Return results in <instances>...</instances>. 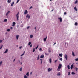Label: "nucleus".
<instances>
[{
  "label": "nucleus",
  "mask_w": 78,
  "mask_h": 78,
  "mask_svg": "<svg viewBox=\"0 0 78 78\" xmlns=\"http://www.w3.org/2000/svg\"><path fill=\"white\" fill-rule=\"evenodd\" d=\"M39 50L40 51H42V48H40L39 49Z\"/></svg>",
  "instance_id": "39"
},
{
  "label": "nucleus",
  "mask_w": 78,
  "mask_h": 78,
  "mask_svg": "<svg viewBox=\"0 0 78 78\" xmlns=\"http://www.w3.org/2000/svg\"><path fill=\"white\" fill-rule=\"evenodd\" d=\"M45 54L46 55H49L48 54H47V53H45Z\"/></svg>",
  "instance_id": "51"
},
{
  "label": "nucleus",
  "mask_w": 78,
  "mask_h": 78,
  "mask_svg": "<svg viewBox=\"0 0 78 78\" xmlns=\"http://www.w3.org/2000/svg\"><path fill=\"white\" fill-rule=\"evenodd\" d=\"M38 47H39V44H38L37 46L35 48L36 50L37 49V48H38Z\"/></svg>",
  "instance_id": "35"
},
{
  "label": "nucleus",
  "mask_w": 78,
  "mask_h": 78,
  "mask_svg": "<svg viewBox=\"0 0 78 78\" xmlns=\"http://www.w3.org/2000/svg\"><path fill=\"white\" fill-rule=\"evenodd\" d=\"M8 21V20L7 19H5L4 20V22H7Z\"/></svg>",
  "instance_id": "27"
},
{
  "label": "nucleus",
  "mask_w": 78,
  "mask_h": 78,
  "mask_svg": "<svg viewBox=\"0 0 78 78\" xmlns=\"http://www.w3.org/2000/svg\"><path fill=\"white\" fill-rule=\"evenodd\" d=\"M78 3V1L76 0V1L74 3L75 4H76V3Z\"/></svg>",
  "instance_id": "28"
},
{
  "label": "nucleus",
  "mask_w": 78,
  "mask_h": 78,
  "mask_svg": "<svg viewBox=\"0 0 78 78\" xmlns=\"http://www.w3.org/2000/svg\"><path fill=\"white\" fill-rule=\"evenodd\" d=\"M52 70V68L50 69V68H49L48 69V72H50V71Z\"/></svg>",
  "instance_id": "5"
},
{
  "label": "nucleus",
  "mask_w": 78,
  "mask_h": 78,
  "mask_svg": "<svg viewBox=\"0 0 78 78\" xmlns=\"http://www.w3.org/2000/svg\"><path fill=\"white\" fill-rule=\"evenodd\" d=\"M8 49H6L5 51V52H4V53H6L8 52Z\"/></svg>",
  "instance_id": "16"
},
{
  "label": "nucleus",
  "mask_w": 78,
  "mask_h": 78,
  "mask_svg": "<svg viewBox=\"0 0 78 78\" xmlns=\"http://www.w3.org/2000/svg\"><path fill=\"white\" fill-rule=\"evenodd\" d=\"M53 11V9L51 11V12Z\"/></svg>",
  "instance_id": "63"
},
{
  "label": "nucleus",
  "mask_w": 78,
  "mask_h": 78,
  "mask_svg": "<svg viewBox=\"0 0 78 78\" xmlns=\"http://www.w3.org/2000/svg\"><path fill=\"white\" fill-rule=\"evenodd\" d=\"M50 48H49L48 49V53H51V51L50 50Z\"/></svg>",
  "instance_id": "8"
},
{
  "label": "nucleus",
  "mask_w": 78,
  "mask_h": 78,
  "mask_svg": "<svg viewBox=\"0 0 78 78\" xmlns=\"http://www.w3.org/2000/svg\"><path fill=\"white\" fill-rule=\"evenodd\" d=\"M31 44V43L30 42H29L28 43V45H30Z\"/></svg>",
  "instance_id": "29"
},
{
  "label": "nucleus",
  "mask_w": 78,
  "mask_h": 78,
  "mask_svg": "<svg viewBox=\"0 0 78 78\" xmlns=\"http://www.w3.org/2000/svg\"><path fill=\"white\" fill-rule=\"evenodd\" d=\"M70 75V72H68V75Z\"/></svg>",
  "instance_id": "50"
},
{
  "label": "nucleus",
  "mask_w": 78,
  "mask_h": 78,
  "mask_svg": "<svg viewBox=\"0 0 78 78\" xmlns=\"http://www.w3.org/2000/svg\"><path fill=\"white\" fill-rule=\"evenodd\" d=\"M10 13V11H9L6 13V16H7Z\"/></svg>",
  "instance_id": "10"
},
{
  "label": "nucleus",
  "mask_w": 78,
  "mask_h": 78,
  "mask_svg": "<svg viewBox=\"0 0 78 78\" xmlns=\"http://www.w3.org/2000/svg\"><path fill=\"white\" fill-rule=\"evenodd\" d=\"M67 67H68V69H70V66H69V65H68L67 66Z\"/></svg>",
  "instance_id": "26"
},
{
  "label": "nucleus",
  "mask_w": 78,
  "mask_h": 78,
  "mask_svg": "<svg viewBox=\"0 0 78 78\" xmlns=\"http://www.w3.org/2000/svg\"><path fill=\"white\" fill-rule=\"evenodd\" d=\"M12 0H8L7 2H8L9 3H10L11 2Z\"/></svg>",
  "instance_id": "13"
},
{
  "label": "nucleus",
  "mask_w": 78,
  "mask_h": 78,
  "mask_svg": "<svg viewBox=\"0 0 78 78\" xmlns=\"http://www.w3.org/2000/svg\"><path fill=\"white\" fill-rule=\"evenodd\" d=\"M56 44V43H55L53 45H55V44Z\"/></svg>",
  "instance_id": "62"
},
{
  "label": "nucleus",
  "mask_w": 78,
  "mask_h": 78,
  "mask_svg": "<svg viewBox=\"0 0 78 78\" xmlns=\"http://www.w3.org/2000/svg\"><path fill=\"white\" fill-rule=\"evenodd\" d=\"M76 71H78V68H76Z\"/></svg>",
  "instance_id": "54"
},
{
  "label": "nucleus",
  "mask_w": 78,
  "mask_h": 78,
  "mask_svg": "<svg viewBox=\"0 0 78 78\" xmlns=\"http://www.w3.org/2000/svg\"><path fill=\"white\" fill-rule=\"evenodd\" d=\"M25 51H24V52H23V54H25Z\"/></svg>",
  "instance_id": "59"
},
{
  "label": "nucleus",
  "mask_w": 78,
  "mask_h": 78,
  "mask_svg": "<svg viewBox=\"0 0 78 78\" xmlns=\"http://www.w3.org/2000/svg\"><path fill=\"white\" fill-rule=\"evenodd\" d=\"M74 25L76 26H77V25H78V23L77 22L75 23Z\"/></svg>",
  "instance_id": "23"
},
{
  "label": "nucleus",
  "mask_w": 78,
  "mask_h": 78,
  "mask_svg": "<svg viewBox=\"0 0 78 78\" xmlns=\"http://www.w3.org/2000/svg\"><path fill=\"white\" fill-rule=\"evenodd\" d=\"M19 12H18L17 14L16 15V16L17 18V20H19Z\"/></svg>",
  "instance_id": "1"
},
{
  "label": "nucleus",
  "mask_w": 78,
  "mask_h": 78,
  "mask_svg": "<svg viewBox=\"0 0 78 78\" xmlns=\"http://www.w3.org/2000/svg\"><path fill=\"white\" fill-rule=\"evenodd\" d=\"M19 35H16V39L17 40H18V39H19Z\"/></svg>",
  "instance_id": "9"
},
{
  "label": "nucleus",
  "mask_w": 78,
  "mask_h": 78,
  "mask_svg": "<svg viewBox=\"0 0 78 78\" xmlns=\"http://www.w3.org/2000/svg\"><path fill=\"white\" fill-rule=\"evenodd\" d=\"M7 31H10V29H9L7 30Z\"/></svg>",
  "instance_id": "38"
},
{
  "label": "nucleus",
  "mask_w": 78,
  "mask_h": 78,
  "mask_svg": "<svg viewBox=\"0 0 78 78\" xmlns=\"http://www.w3.org/2000/svg\"><path fill=\"white\" fill-rule=\"evenodd\" d=\"M36 27H34V29H35V31H36Z\"/></svg>",
  "instance_id": "52"
},
{
  "label": "nucleus",
  "mask_w": 78,
  "mask_h": 78,
  "mask_svg": "<svg viewBox=\"0 0 78 78\" xmlns=\"http://www.w3.org/2000/svg\"><path fill=\"white\" fill-rule=\"evenodd\" d=\"M72 55L73 56H75V55L74 54V52H73V51H72Z\"/></svg>",
  "instance_id": "20"
},
{
  "label": "nucleus",
  "mask_w": 78,
  "mask_h": 78,
  "mask_svg": "<svg viewBox=\"0 0 78 78\" xmlns=\"http://www.w3.org/2000/svg\"><path fill=\"white\" fill-rule=\"evenodd\" d=\"M57 76H60L61 75V74L60 73H58L57 74Z\"/></svg>",
  "instance_id": "19"
},
{
  "label": "nucleus",
  "mask_w": 78,
  "mask_h": 78,
  "mask_svg": "<svg viewBox=\"0 0 78 78\" xmlns=\"http://www.w3.org/2000/svg\"><path fill=\"white\" fill-rule=\"evenodd\" d=\"M20 1V0H17V1L16 3H17L18 2H19Z\"/></svg>",
  "instance_id": "44"
},
{
  "label": "nucleus",
  "mask_w": 78,
  "mask_h": 78,
  "mask_svg": "<svg viewBox=\"0 0 78 78\" xmlns=\"http://www.w3.org/2000/svg\"><path fill=\"white\" fill-rule=\"evenodd\" d=\"M40 60L41 61V62L42 61V59H40Z\"/></svg>",
  "instance_id": "64"
},
{
  "label": "nucleus",
  "mask_w": 78,
  "mask_h": 78,
  "mask_svg": "<svg viewBox=\"0 0 78 78\" xmlns=\"http://www.w3.org/2000/svg\"><path fill=\"white\" fill-rule=\"evenodd\" d=\"M30 17H31V16L29 15V14H27L26 16V17L28 18V19H30Z\"/></svg>",
  "instance_id": "2"
},
{
  "label": "nucleus",
  "mask_w": 78,
  "mask_h": 78,
  "mask_svg": "<svg viewBox=\"0 0 78 78\" xmlns=\"http://www.w3.org/2000/svg\"><path fill=\"white\" fill-rule=\"evenodd\" d=\"M18 62H20V60H19Z\"/></svg>",
  "instance_id": "60"
},
{
  "label": "nucleus",
  "mask_w": 78,
  "mask_h": 78,
  "mask_svg": "<svg viewBox=\"0 0 78 78\" xmlns=\"http://www.w3.org/2000/svg\"><path fill=\"white\" fill-rule=\"evenodd\" d=\"M60 60L61 61H62V58H61L60 59Z\"/></svg>",
  "instance_id": "43"
},
{
  "label": "nucleus",
  "mask_w": 78,
  "mask_h": 78,
  "mask_svg": "<svg viewBox=\"0 0 78 78\" xmlns=\"http://www.w3.org/2000/svg\"><path fill=\"white\" fill-rule=\"evenodd\" d=\"M2 63H3V62L2 61L0 62V66H1V64H2Z\"/></svg>",
  "instance_id": "33"
},
{
  "label": "nucleus",
  "mask_w": 78,
  "mask_h": 78,
  "mask_svg": "<svg viewBox=\"0 0 78 78\" xmlns=\"http://www.w3.org/2000/svg\"><path fill=\"white\" fill-rule=\"evenodd\" d=\"M74 9H75V11H78V9H76V7H74Z\"/></svg>",
  "instance_id": "14"
},
{
  "label": "nucleus",
  "mask_w": 78,
  "mask_h": 78,
  "mask_svg": "<svg viewBox=\"0 0 78 78\" xmlns=\"http://www.w3.org/2000/svg\"><path fill=\"white\" fill-rule=\"evenodd\" d=\"M61 66H62V65L61 64H59L58 67V69H61Z\"/></svg>",
  "instance_id": "7"
},
{
  "label": "nucleus",
  "mask_w": 78,
  "mask_h": 78,
  "mask_svg": "<svg viewBox=\"0 0 78 78\" xmlns=\"http://www.w3.org/2000/svg\"><path fill=\"white\" fill-rule=\"evenodd\" d=\"M73 64H72L70 67V69H73Z\"/></svg>",
  "instance_id": "12"
},
{
  "label": "nucleus",
  "mask_w": 78,
  "mask_h": 78,
  "mask_svg": "<svg viewBox=\"0 0 78 78\" xmlns=\"http://www.w3.org/2000/svg\"><path fill=\"white\" fill-rule=\"evenodd\" d=\"M14 4V2H12L11 4V6H13V5Z\"/></svg>",
  "instance_id": "18"
},
{
  "label": "nucleus",
  "mask_w": 78,
  "mask_h": 78,
  "mask_svg": "<svg viewBox=\"0 0 78 78\" xmlns=\"http://www.w3.org/2000/svg\"><path fill=\"white\" fill-rule=\"evenodd\" d=\"M66 14H67V13H66V12H65L64 13V15H66Z\"/></svg>",
  "instance_id": "49"
},
{
  "label": "nucleus",
  "mask_w": 78,
  "mask_h": 78,
  "mask_svg": "<svg viewBox=\"0 0 78 78\" xmlns=\"http://www.w3.org/2000/svg\"><path fill=\"white\" fill-rule=\"evenodd\" d=\"M20 63V64H21V65H22V62H21V63Z\"/></svg>",
  "instance_id": "61"
},
{
  "label": "nucleus",
  "mask_w": 78,
  "mask_h": 78,
  "mask_svg": "<svg viewBox=\"0 0 78 78\" xmlns=\"http://www.w3.org/2000/svg\"><path fill=\"white\" fill-rule=\"evenodd\" d=\"M2 47H3V45L2 44L0 46V49H2Z\"/></svg>",
  "instance_id": "24"
},
{
  "label": "nucleus",
  "mask_w": 78,
  "mask_h": 78,
  "mask_svg": "<svg viewBox=\"0 0 78 78\" xmlns=\"http://www.w3.org/2000/svg\"><path fill=\"white\" fill-rule=\"evenodd\" d=\"M32 8H33V6H30V7L29 9H32Z\"/></svg>",
  "instance_id": "40"
},
{
  "label": "nucleus",
  "mask_w": 78,
  "mask_h": 78,
  "mask_svg": "<svg viewBox=\"0 0 78 78\" xmlns=\"http://www.w3.org/2000/svg\"><path fill=\"white\" fill-rule=\"evenodd\" d=\"M47 37H46V38H44V41H46V40H47Z\"/></svg>",
  "instance_id": "21"
},
{
  "label": "nucleus",
  "mask_w": 78,
  "mask_h": 78,
  "mask_svg": "<svg viewBox=\"0 0 78 78\" xmlns=\"http://www.w3.org/2000/svg\"><path fill=\"white\" fill-rule=\"evenodd\" d=\"M59 56L60 57H62V54H59Z\"/></svg>",
  "instance_id": "17"
},
{
  "label": "nucleus",
  "mask_w": 78,
  "mask_h": 78,
  "mask_svg": "<svg viewBox=\"0 0 78 78\" xmlns=\"http://www.w3.org/2000/svg\"><path fill=\"white\" fill-rule=\"evenodd\" d=\"M12 26L13 27H14V25H16V23L15 22H13L12 23Z\"/></svg>",
  "instance_id": "15"
},
{
  "label": "nucleus",
  "mask_w": 78,
  "mask_h": 78,
  "mask_svg": "<svg viewBox=\"0 0 78 78\" xmlns=\"http://www.w3.org/2000/svg\"><path fill=\"white\" fill-rule=\"evenodd\" d=\"M15 60H16V58H15L13 60V62H14V61H15Z\"/></svg>",
  "instance_id": "55"
},
{
  "label": "nucleus",
  "mask_w": 78,
  "mask_h": 78,
  "mask_svg": "<svg viewBox=\"0 0 78 78\" xmlns=\"http://www.w3.org/2000/svg\"><path fill=\"white\" fill-rule=\"evenodd\" d=\"M57 60H55V63H56V62H57Z\"/></svg>",
  "instance_id": "48"
},
{
  "label": "nucleus",
  "mask_w": 78,
  "mask_h": 78,
  "mask_svg": "<svg viewBox=\"0 0 78 78\" xmlns=\"http://www.w3.org/2000/svg\"><path fill=\"white\" fill-rule=\"evenodd\" d=\"M65 59H66V60H67L68 59V57L67 56V55L66 54H65Z\"/></svg>",
  "instance_id": "3"
},
{
  "label": "nucleus",
  "mask_w": 78,
  "mask_h": 78,
  "mask_svg": "<svg viewBox=\"0 0 78 78\" xmlns=\"http://www.w3.org/2000/svg\"><path fill=\"white\" fill-rule=\"evenodd\" d=\"M39 55H38L37 60H39Z\"/></svg>",
  "instance_id": "34"
},
{
  "label": "nucleus",
  "mask_w": 78,
  "mask_h": 78,
  "mask_svg": "<svg viewBox=\"0 0 78 78\" xmlns=\"http://www.w3.org/2000/svg\"><path fill=\"white\" fill-rule=\"evenodd\" d=\"M35 51V48H34L33 50V52H34Z\"/></svg>",
  "instance_id": "37"
},
{
  "label": "nucleus",
  "mask_w": 78,
  "mask_h": 78,
  "mask_svg": "<svg viewBox=\"0 0 78 78\" xmlns=\"http://www.w3.org/2000/svg\"><path fill=\"white\" fill-rule=\"evenodd\" d=\"M24 78H28V76H26V75H25L24 77Z\"/></svg>",
  "instance_id": "30"
},
{
  "label": "nucleus",
  "mask_w": 78,
  "mask_h": 78,
  "mask_svg": "<svg viewBox=\"0 0 78 78\" xmlns=\"http://www.w3.org/2000/svg\"><path fill=\"white\" fill-rule=\"evenodd\" d=\"M58 19L60 20V22H62V18H58Z\"/></svg>",
  "instance_id": "4"
},
{
  "label": "nucleus",
  "mask_w": 78,
  "mask_h": 78,
  "mask_svg": "<svg viewBox=\"0 0 78 78\" xmlns=\"http://www.w3.org/2000/svg\"><path fill=\"white\" fill-rule=\"evenodd\" d=\"M75 61H78V58H77L76 59H75Z\"/></svg>",
  "instance_id": "41"
},
{
  "label": "nucleus",
  "mask_w": 78,
  "mask_h": 78,
  "mask_svg": "<svg viewBox=\"0 0 78 78\" xmlns=\"http://www.w3.org/2000/svg\"><path fill=\"white\" fill-rule=\"evenodd\" d=\"M29 28H30V27L28 26L27 27V29H29Z\"/></svg>",
  "instance_id": "46"
},
{
  "label": "nucleus",
  "mask_w": 78,
  "mask_h": 78,
  "mask_svg": "<svg viewBox=\"0 0 78 78\" xmlns=\"http://www.w3.org/2000/svg\"><path fill=\"white\" fill-rule=\"evenodd\" d=\"M33 35H30V38H33Z\"/></svg>",
  "instance_id": "25"
},
{
  "label": "nucleus",
  "mask_w": 78,
  "mask_h": 78,
  "mask_svg": "<svg viewBox=\"0 0 78 78\" xmlns=\"http://www.w3.org/2000/svg\"><path fill=\"white\" fill-rule=\"evenodd\" d=\"M2 40H0V43H2Z\"/></svg>",
  "instance_id": "45"
},
{
  "label": "nucleus",
  "mask_w": 78,
  "mask_h": 78,
  "mask_svg": "<svg viewBox=\"0 0 78 78\" xmlns=\"http://www.w3.org/2000/svg\"><path fill=\"white\" fill-rule=\"evenodd\" d=\"M22 68H20V71H22Z\"/></svg>",
  "instance_id": "36"
},
{
  "label": "nucleus",
  "mask_w": 78,
  "mask_h": 78,
  "mask_svg": "<svg viewBox=\"0 0 78 78\" xmlns=\"http://www.w3.org/2000/svg\"><path fill=\"white\" fill-rule=\"evenodd\" d=\"M44 58V55H42L40 57V58Z\"/></svg>",
  "instance_id": "11"
},
{
  "label": "nucleus",
  "mask_w": 78,
  "mask_h": 78,
  "mask_svg": "<svg viewBox=\"0 0 78 78\" xmlns=\"http://www.w3.org/2000/svg\"><path fill=\"white\" fill-rule=\"evenodd\" d=\"M23 55H24V54H23L21 55V56H23Z\"/></svg>",
  "instance_id": "53"
},
{
  "label": "nucleus",
  "mask_w": 78,
  "mask_h": 78,
  "mask_svg": "<svg viewBox=\"0 0 78 78\" xmlns=\"http://www.w3.org/2000/svg\"><path fill=\"white\" fill-rule=\"evenodd\" d=\"M71 73H72V75H75V73L73 72H72Z\"/></svg>",
  "instance_id": "31"
},
{
  "label": "nucleus",
  "mask_w": 78,
  "mask_h": 78,
  "mask_svg": "<svg viewBox=\"0 0 78 78\" xmlns=\"http://www.w3.org/2000/svg\"><path fill=\"white\" fill-rule=\"evenodd\" d=\"M49 61L50 63H51V58L49 59Z\"/></svg>",
  "instance_id": "32"
},
{
  "label": "nucleus",
  "mask_w": 78,
  "mask_h": 78,
  "mask_svg": "<svg viewBox=\"0 0 78 78\" xmlns=\"http://www.w3.org/2000/svg\"><path fill=\"white\" fill-rule=\"evenodd\" d=\"M32 73H33L32 72H31L30 73V75H31L32 74Z\"/></svg>",
  "instance_id": "47"
},
{
  "label": "nucleus",
  "mask_w": 78,
  "mask_h": 78,
  "mask_svg": "<svg viewBox=\"0 0 78 78\" xmlns=\"http://www.w3.org/2000/svg\"><path fill=\"white\" fill-rule=\"evenodd\" d=\"M57 70H58V72H59L60 70V69L58 68V69H57Z\"/></svg>",
  "instance_id": "42"
},
{
  "label": "nucleus",
  "mask_w": 78,
  "mask_h": 78,
  "mask_svg": "<svg viewBox=\"0 0 78 78\" xmlns=\"http://www.w3.org/2000/svg\"><path fill=\"white\" fill-rule=\"evenodd\" d=\"M10 29H11V30H12V27H10Z\"/></svg>",
  "instance_id": "56"
},
{
  "label": "nucleus",
  "mask_w": 78,
  "mask_h": 78,
  "mask_svg": "<svg viewBox=\"0 0 78 78\" xmlns=\"http://www.w3.org/2000/svg\"><path fill=\"white\" fill-rule=\"evenodd\" d=\"M19 48H20V49L22 48V46H20V47Z\"/></svg>",
  "instance_id": "57"
},
{
  "label": "nucleus",
  "mask_w": 78,
  "mask_h": 78,
  "mask_svg": "<svg viewBox=\"0 0 78 78\" xmlns=\"http://www.w3.org/2000/svg\"><path fill=\"white\" fill-rule=\"evenodd\" d=\"M26 75H27V76H29V72H28L27 73Z\"/></svg>",
  "instance_id": "22"
},
{
  "label": "nucleus",
  "mask_w": 78,
  "mask_h": 78,
  "mask_svg": "<svg viewBox=\"0 0 78 78\" xmlns=\"http://www.w3.org/2000/svg\"><path fill=\"white\" fill-rule=\"evenodd\" d=\"M28 13V11H27V10H26L25 11H24V14L25 15L26 14H27Z\"/></svg>",
  "instance_id": "6"
},
{
  "label": "nucleus",
  "mask_w": 78,
  "mask_h": 78,
  "mask_svg": "<svg viewBox=\"0 0 78 78\" xmlns=\"http://www.w3.org/2000/svg\"><path fill=\"white\" fill-rule=\"evenodd\" d=\"M30 47H32V44L30 45Z\"/></svg>",
  "instance_id": "58"
}]
</instances>
